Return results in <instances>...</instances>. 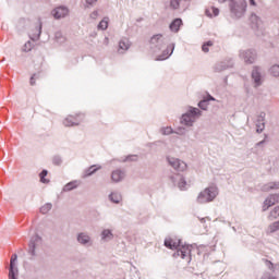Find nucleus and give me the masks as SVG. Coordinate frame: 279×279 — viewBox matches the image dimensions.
Segmentation results:
<instances>
[{"label": "nucleus", "mask_w": 279, "mask_h": 279, "mask_svg": "<svg viewBox=\"0 0 279 279\" xmlns=\"http://www.w3.org/2000/svg\"><path fill=\"white\" fill-rule=\"evenodd\" d=\"M180 27H182V20H181V19H175V20L170 24V29H171V32H180Z\"/></svg>", "instance_id": "nucleus-12"}, {"label": "nucleus", "mask_w": 279, "mask_h": 279, "mask_svg": "<svg viewBox=\"0 0 279 279\" xmlns=\"http://www.w3.org/2000/svg\"><path fill=\"white\" fill-rule=\"evenodd\" d=\"M198 106L202 108V110H206V108H208V100L199 101Z\"/></svg>", "instance_id": "nucleus-35"}, {"label": "nucleus", "mask_w": 279, "mask_h": 279, "mask_svg": "<svg viewBox=\"0 0 279 279\" xmlns=\"http://www.w3.org/2000/svg\"><path fill=\"white\" fill-rule=\"evenodd\" d=\"M208 101H215V98H213V96H209Z\"/></svg>", "instance_id": "nucleus-46"}, {"label": "nucleus", "mask_w": 279, "mask_h": 279, "mask_svg": "<svg viewBox=\"0 0 279 279\" xmlns=\"http://www.w3.org/2000/svg\"><path fill=\"white\" fill-rule=\"evenodd\" d=\"M36 75H33L32 77H31V86H34L35 84H36Z\"/></svg>", "instance_id": "nucleus-40"}, {"label": "nucleus", "mask_w": 279, "mask_h": 279, "mask_svg": "<svg viewBox=\"0 0 279 279\" xmlns=\"http://www.w3.org/2000/svg\"><path fill=\"white\" fill-rule=\"evenodd\" d=\"M173 49H175V47L169 46L166 51L162 53V56L160 58H158V60H167V58H169V56H171V53H173Z\"/></svg>", "instance_id": "nucleus-16"}, {"label": "nucleus", "mask_w": 279, "mask_h": 279, "mask_svg": "<svg viewBox=\"0 0 279 279\" xmlns=\"http://www.w3.org/2000/svg\"><path fill=\"white\" fill-rule=\"evenodd\" d=\"M69 15V9L64 7H59L52 11V16L54 19H64V16Z\"/></svg>", "instance_id": "nucleus-10"}, {"label": "nucleus", "mask_w": 279, "mask_h": 279, "mask_svg": "<svg viewBox=\"0 0 279 279\" xmlns=\"http://www.w3.org/2000/svg\"><path fill=\"white\" fill-rule=\"evenodd\" d=\"M201 116L202 113L199 109L192 108L187 113L182 116L181 123L183 125H193V123L195 122V119H197V117H201Z\"/></svg>", "instance_id": "nucleus-3"}, {"label": "nucleus", "mask_w": 279, "mask_h": 279, "mask_svg": "<svg viewBox=\"0 0 279 279\" xmlns=\"http://www.w3.org/2000/svg\"><path fill=\"white\" fill-rule=\"evenodd\" d=\"M278 230H279V220L268 226L267 234H274V232H278Z\"/></svg>", "instance_id": "nucleus-14"}, {"label": "nucleus", "mask_w": 279, "mask_h": 279, "mask_svg": "<svg viewBox=\"0 0 279 279\" xmlns=\"http://www.w3.org/2000/svg\"><path fill=\"white\" fill-rule=\"evenodd\" d=\"M47 170H43L39 174L40 178V182H43V184H49V180L46 179L47 178Z\"/></svg>", "instance_id": "nucleus-23"}, {"label": "nucleus", "mask_w": 279, "mask_h": 279, "mask_svg": "<svg viewBox=\"0 0 279 279\" xmlns=\"http://www.w3.org/2000/svg\"><path fill=\"white\" fill-rule=\"evenodd\" d=\"M252 77H253L256 86H260V72H258V68H255L253 70Z\"/></svg>", "instance_id": "nucleus-15"}, {"label": "nucleus", "mask_w": 279, "mask_h": 279, "mask_svg": "<svg viewBox=\"0 0 279 279\" xmlns=\"http://www.w3.org/2000/svg\"><path fill=\"white\" fill-rule=\"evenodd\" d=\"M19 256L13 254L10 260V270H9V279H16V274H19V268H16V260Z\"/></svg>", "instance_id": "nucleus-4"}, {"label": "nucleus", "mask_w": 279, "mask_h": 279, "mask_svg": "<svg viewBox=\"0 0 279 279\" xmlns=\"http://www.w3.org/2000/svg\"><path fill=\"white\" fill-rule=\"evenodd\" d=\"M270 73L275 77H279V65H272L271 69H270Z\"/></svg>", "instance_id": "nucleus-29"}, {"label": "nucleus", "mask_w": 279, "mask_h": 279, "mask_svg": "<svg viewBox=\"0 0 279 279\" xmlns=\"http://www.w3.org/2000/svg\"><path fill=\"white\" fill-rule=\"evenodd\" d=\"M97 16H99V13L97 11H94L92 14H90V17L92 19H97Z\"/></svg>", "instance_id": "nucleus-41"}, {"label": "nucleus", "mask_w": 279, "mask_h": 279, "mask_svg": "<svg viewBox=\"0 0 279 279\" xmlns=\"http://www.w3.org/2000/svg\"><path fill=\"white\" fill-rule=\"evenodd\" d=\"M102 239H112V232L110 230H104Z\"/></svg>", "instance_id": "nucleus-34"}, {"label": "nucleus", "mask_w": 279, "mask_h": 279, "mask_svg": "<svg viewBox=\"0 0 279 279\" xmlns=\"http://www.w3.org/2000/svg\"><path fill=\"white\" fill-rule=\"evenodd\" d=\"M41 114H43V117H49V114H51V112L47 109H44V110H41Z\"/></svg>", "instance_id": "nucleus-39"}, {"label": "nucleus", "mask_w": 279, "mask_h": 279, "mask_svg": "<svg viewBox=\"0 0 279 279\" xmlns=\"http://www.w3.org/2000/svg\"><path fill=\"white\" fill-rule=\"evenodd\" d=\"M262 279H278V277L271 276V275H269V274H265V275L262 277Z\"/></svg>", "instance_id": "nucleus-38"}, {"label": "nucleus", "mask_w": 279, "mask_h": 279, "mask_svg": "<svg viewBox=\"0 0 279 279\" xmlns=\"http://www.w3.org/2000/svg\"><path fill=\"white\" fill-rule=\"evenodd\" d=\"M264 128H265V124H263L260 129H257V132H263Z\"/></svg>", "instance_id": "nucleus-45"}, {"label": "nucleus", "mask_w": 279, "mask_h": 279, "mask_svg": "<svg viewBox=\"0 0 279 279\" xmlns=\"http://www.w3.org/2000/svg\"><path fill=\"white\" fill-rule=\"evenodd\" d=\"M84 120L83 114L76 116V118H73L72 116L68 117L63 123L66 128H71V125H80V121Z\"/></svg>", "instance_id": "nucleus-8"}, {"label": "nucleus", "mask_w": 279, "mask_h": 279, "mask_svg": "<svg viewBox=\"0 0 279 279\" xmlns=\"http://www.w3.org/2000/svg\"><path fill=\"white\" fill-rule=\"evenodd\" d=\"M32 49H34V43L27 41L24 44L23 51L28 52L32 51Z\"/></svg>", "instance_id": "nucleus-27"}, {"label": "nucleus", "mask_w": 279, "mask_h": 279, "mask_svg": "<svg viewBox=\"0 0 279 279\" xmlns=\"http://www.w3.org/2000/svg\"><path fill=\"white\" fill-rule=\"evenodd\" d=\"M279 217V206L275 207L269 215V219L274 221V219H278Z\"/></svg>", "instance_id": "nucleus-21"}, {"label": "nucleus", "mask_w": 279, "mask_h": 279, "mask_svg": "<svg viewBox=\"0 0 279 279\" xmlns=\"http://www.w3.org/2000/svg\"><path fill=\"white\" fill-rule=\"evenodd\" d=\"M37 32H38L37 36H40V27L38 28V31H37Z\"/></svg>", "instance_id": "nucleus-47"}, {"label": "nucleus", "mask_w": 279, "mask_h": 279, "mask_svg": "<svg viewBox=\"0 0 279 279\" xmlns=\"http://www.w3.org/2000/svg\"><path fill=\"white\" fill-rule=\"evenodd\" d=\"M88 241H90V238L88 235L83 234V233H81L78 235V242L80 243L86 244V243H88Z\"/></svg>", "instance_id": "nucleus-25"}, {"label": "nucleus", "mask_w": 279, "mask_h": 279, "mask_svg": "<svg viewBox=\"0 0 279 279\" xmlns=\"http://www.w3.org/2000/svg\"><path fill=\"white\" fill-rule=\"evenodd\" d=\"M51 204H46V205H44L41 208H40V213L43 214V215H47V213H49V210H51Z\"/></svg>", "instance_id": "nucleus-30"}, {"label": "nucleus", "mask_w": 279, "mask_h": 279, "mask_svg": "<svg viewBox=\"0 0 279 279\" xmlns=\"http://www.w3.org/2000/svg\"><path fill=\"white\" fill-rule=\"evenodd\" d=\"M29 252H31L32 256H36V244L35 243L29 244Z\"/></svg>", "instance_id": "nucleus-36"}, {"label": "nucleus", "mask_w": 279, "mask_h": 279, "mask_svg": "<svg viewBox=\"0 0 279 279\" xmlns=\"http://www.w3.org/2000/svg\"><path fill=\"white\" fill-rule=\"evenodd\" d=\"M170 167H173L175 171H186V162L181 161L177 158H170L168 159Z\"/></svg>", "instance_id": "nucleus-5"}, {"label": "nucleus", "mask_w": 279, "mask_h": 279, "mask_svg": "<svg viewBox=\"0 0 279 279\" xmlns=\"http://www.w3.org/2000/svg\"><path fill=\"white\" fill-rule=\"evenodd\" d=\"M276 202H278V196L277 195H271L269 196L265 203L264 206H266L267 208H269V206H274V204H276Z\"/></svg>", "instance_id": "nucleus-17"}, {"label": "nucleus", "mask_w": 279, "mask_h": 279, "mask_svg": "<svg viewBox=\"0 0 279 279\" xmlns=\"http://www.w3.org/2000/svg\"><path fill=\"white\" fill-rule=\"evenodd\" d=\"M251 5H256V1L255 0H248Z\"/></svg>", "instance_id": "nucleus-44"}, {"label": "nucleus", "mask_w": 279, "mask_h": 279, "mask_svg": "<svg viewBox=\"0 0 279 279\" xmlns=\"http://www.w3.org/2000/svg\"><path fill=\"white\" fill-rule=\"evenodd\" d=\"M166 39L162 36V34H157L150 38V45H155L158 49L162 48V45H165Z\"/></svg>", "instance_id": "nucleus-9"}, {"label": "nucleus", "mask_w": 279, "mask_h": 279, "mask_svg": "<svg viewBox=\"0 0 279 279\" xmlns=\"http://www.w3.org/2000/svg\"><path fill=\"white\" fill-rule=\"evenodd\" d=\"M217 195H219L217 186H209L198 194L197 202L198 204H208V202H213Z\"/></svg>", "instance_id": "nucleus-1"}, {"label": "nucleus", "mask_w": 279, "mask_h": 279, "mask_svg": "<svg viewBox=\"0 0 279 279\" xmlns=\"http://www.w3.org/2000/svg\"><path fill=\"white\" fill-rule=\"evenodd\" d=\"M208 47H213V41H207L206 44L203 45L202 49L205 53H208L209 51Z\"/></svg>", "instance_id": "nucleus-33"}, {"label": "nucleus", "mask_w": 279, "mask_h": 279, "mask_svg": "<svg viewBox=\"0 0 279 279\" xmlns=\"http://www.w3.org/2000/svg\"><path fill=\"white\" fill-rule=\"evenodd\" d=\"M178 186L181 191H184V189H186V181L184 179H180Z\"/></svg>", "instance_id": "nucleus-32"}, {"label": "nucleus", "mask_w": 279, "mask_h": 279, "mask_svg": "<svg viewBox=\"0 0 279 279\" xmlns=\"http://www.w3.org/2000/svg\"><path fill=\"white\" fill-rule=\"evenodd\" d=\"M86 3L88 5H93V3H97V0H86Z\"/></svg>", "instance_id": "nucleus-42"}, {"label": "nucleus", "mask_w": 279, "mask_h": 279, "mask_svg": "<svg viewBox=\"0 0 279 279\" xmlns=\"http://www.w3.org/2000/svg\"><path fill=\"white\" fill-rule=\"evenodd\" d=\"M247 56L250 57H245V63L246 64H253L254 60H256V54L252 53V52H246Z\"/></svg>", "instance_id": "nucleus-22"}, {"label": "nucleus", "mask_w": 279, "mask_h": 279, "mask_svg": "<svg viewBox=\"0 0 279 279\" xmlns=\"http://www.w3.org/2000/svg\"><path fill=\"white\" fill-rule=\"evenodd\" d=\"M73 189H77V182H70L64 186V191H73Z\"/></svg>", "instance_id": "nucleus-28"}, {"label": "nucleus", "mask_w": 279, "mask_h": 279, "mask_svg": "<svg viewBox=\"0 0 279 279\" xmlns=\"http://www.w3.org/2000/svg\"><path fill=\"white\" fill-rule=\"evenodd\" d=\"M98 29H108V19H104L98 24Z\"/></svg>", "instance_id": "nucleus-26"}, {"label": "nucleus", "mask_w": 279, "mask_h": 279, "mask_svg": "<svg viewBox=\"0 0 279 279\" xmlns=\"http://www.w3.org/2000/svg\"><path fill=\"white\" fill-rule=\"evenodd\" d=\"M136 156H131V157H128V160H136Z\"/></svg>", "instance_id": "nucleus-43"}, {"label": "nucleus", "mask_w": 279, "mask_h": 279, "mask_svg": "<svg viewBox=\"0 0 279 279\" xmlns=\"http://www.w3.org/2000/svg\"><path fill=\"white\" fill-rule=\"evenodd\" d=\"M207 16H219V9L211 7L210 9L206 10Z\"/></svg>", "instance_id": "nucleus-20"}, {"label": "nucleus", "mask_w": 279, "mask_h": 279, "mask_svg": "<svg viewBox=\"0 0 279 279\" xmlns=\"http://www.w3.org/2000/svg\"><path fill=\"white\" fill-rule=\"evenodd\" d=\"M109 198L111 202H113V204H119L122 199L121 194H119V193H111L109 195Z\"/></svg>", "instance_id": "nucleus-19"}, {"label": "nucleus", "mask_w": 279, "mask_h": 279, "mask_svg": "<svg viewBox=\"0 0 279 279\" xmlns=\"http://www.w3.org/2000/svg\"><path fill=\"white\" fill-rule=\"evenodd\" d=\"M165 245L168 250H178L182 245V241L177 238H168L165 240Z\"/></svg>", "instance_id": "nucleus-7"}, {"label": "nucleus", "mask_w": 279, "mask_h": 279, "mask_svg": "<svg viewBox=\"0 0 279 279\" xmlns=\"http://www.w3.org/2000/svg\"><path fill=\"white\" fill-rule=\"evenodd\" d=\"M265 263H266L268 269H270L271 271H274V263H271V262L268 260V259H266Z\"/></svg>", "instance_id": "nucleus-37"}, {"label": "nucleus", "mask_w": 279, "mask_h": 279, "mask_svg": "<svg viewBox=\"0 0 279 279\" xmlns=\"http://www.w3.org/2000/svg\"><path fill=\"white\" fill-rule=\"evenodd\" d=\"M247 2L245 0H231L230 10L233 16L241 19L245 14Z\"/></svg>", "instance_id": "nucleus-2"}, {"label": "nucleus", "mask_w": 279, "mask_h": 279, "mask_svg": "<svg viewBox=\"0 0 279 279\" xmlns=\"http://www.w3.org/2000/svg\"><path fill=\"white\" fill-rule=\"evenodd\" d=\"M173 133V129H171L170 126H166L163 129H161V134H163V136H168L169 134Z\"/></svg>", "instance_id": "nucleus-31"}, {"label": "nucleus", "mask_w": 279, "mask_h": 279, "mask_svg": "<svg viewBox=\"0 0 279 279\" xmlns=\"http://www.w3.org/2000/svg\"><path fill=\"white\" fill-rule=\"evenodd\" d=\"M123 178H125V173L121 170H116L111 173L112 182H121Z\"/></svg>", "instance_id": "nucleus-11"}, {"label": "nucleus", "mask_w": 279, "mask_h": 279, "mask_svg": "<svg viewBox=\"0 0 279 279\" xmlns=\"http://www.w3.org/2000/svg\"><path fill=\"white\" fill-rule=\"evenodd\" d=\"M181 3H182V0H170V8L172 10H178Z\"/></svg>", "instance_id": "nucleus-24"}, {"label": "nucleus", "mask_w": 279, "mask_h": 279, "mask_svg": "<svg viewBox=\"0 0 279 279\" xmlns=\"http://www.w3.org/2000/svg\"><path fill=\"white\" fill-rule=\"evenodd\" d=\"M99 169H101V166H92L85 171V175H93V173H96Z\"/></svg>", "instance_id": "nucleus-18"}, {"label": "nucleus", "mask_w": 279, "mask_h": 279, "mask_svg": "<svg viewBox=\"0 0 279 279\" xmlns=\"http://www.w3.org/2000/svg\"><path fill=\"white\" fill-rule=\"evenodd\" d=\"M177 256H181V258H186V260H191V245H182L177 251Z\"/></svg>", "instance_id": "nucleus-6"}, {"label": "nucleus", "mask_w": 279, "mask_h": 279, "mask_svg": "<svg viewBox=\"0 0 279 279\" xmlns=\"http://www.w3.org/2000/svg\"><path fill=\"white\" fill-rule=\"evenodd\" d=\"M130 49V40L123 39L119 43V51L123 53L124 51H128Z\"/></svg>", "instance_id": "nucleus-13"}]
</instances>
